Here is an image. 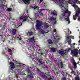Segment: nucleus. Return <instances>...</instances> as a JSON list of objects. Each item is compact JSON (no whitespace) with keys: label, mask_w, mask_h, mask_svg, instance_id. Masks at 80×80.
Masks as SVG:
<instances>
[{"label":"nucleus","mask_w":80,"mask_h":80,"mask_svg":"<svg viewBox=\"0 0 80 80\" xmlns=\"http://www.w3.org/2000/svg\"><path fill=\"white\" fill-rule=\"evenodd\" d=\"M4 50H3V52H2V54H5V52H4Z\"/></svg>","instance_id":"nucleus-43"},{"label":"nucleus","mask_w":80,"mask_h":80,"mask_svg":"<svg viewBox=\"0 0 80 80\" xmlns=\"http://www.w3.org/2000/svg\"><path fill=\"white\" fill-rule=\"evenodd\" d=\"M7 11H8V12H10V8H8L7 9Z\"/></svg>","instance_id":"nucleus-40"},{"label":"nucleus","mask_w":80,"mask_h":80,"mask_svg":"<svg viewBox=\"0 0 80 80\" xmlns=\"http://www.w3.org/2000/svg\"><path fill=\"white\" fill-rule=\"evenodd\" d=\"M8 18H8V20H9V21H10V16H9V19H8Z\"/></svg>","instance_id":"nucleus-49"},{"label":"nucleus","mask_w":80,"mask_h":80,"mask_svg":"<svg viewBox=\"0 0 80 80\" xmlns=\"http://www.w3.org/2000/svg\"><path fill=\"white\" fill-rule=\"evenodd\" d=\"M53 31H54V32H56V29H54L53 30Z\"/></svg>","instance_id":"nucleus-56"},{"label":"nucleus","mask_w":80,"mask_h":80,"mask_svg":"<svg viewBox=\"0 0 80 80\" xmlns=\"http://www.w3.org/2000/svg\"><path fill=\"white\" fill-rule=\"evenodd\" d=\"M13 11L12 10V8H10V12H13Z\"/></svg>","instance_id":"nucleus-45"},{"label":"nucleus","mask_w":80,"mask_h":80,"mask_svg":"<svg viewBox=\"0 0 80 80\" xmlns=\"http://www.w3.org/2000/svg\"><path fill=\"white\" fill-rule=\"evenodd\" d=\"M26 70L28 73V77L30 78H33V74L31 73V71L30 70V69H27Z\"/></svg>","instance_id":"nucleus-10"},{"label":"nucleus","mask_w":80,"mask_h":80,"mask_svg":"<svg viewBox=\"0 0 80 80\" xmlns=\"http://www.w3.org/2000/svg\"><path fill=\"white\" fill-rule=\"evenodd\" d=\"M66 42L67 43V42H68V43L69 45L71 44V43L72 42V41L71 40V38H72L74 40L75 39L74 38V37L73 36H70L69 37L68 36V34H67L66 33Z\"/></svg>","instance_id":"nucleus-5"},{"label":"nucleus","mask_w":80,"mask_h":80,"mask_svg":"<svg viewBox=\"0 0 80 80\" xmlns=\"http://www.w3.org/2000/svg\"><path fill=\"white\" fill-rule=\"evenodd\" d=\"M55 36L54 37V39L53 40L54 42H55L56 43H57L58 42V40L60 39V38H59V35H57V34H55Z\"/></svg>","instance_id":"nucleus-15"},{"label":"nucleus","mask_w":80,"mask_h":80,"mask_svg":"<svg viewBox=\"0 0 80 80\" xmlns=\"http://www.w3.org/2000/svg\"><path fill=\"white\" fill-rule=\"evenodd\" d=\"M60 20H62V19H63V18H62L61 16H60Z\"/></svg>","instance_id":"nucleus-52"},{"label":"nucleus","mask_w":80,"mask_h":80,"mask_svg":"<svg viewBox=\"0 0 80 80\" xmlns=\"http://www.w3.org/2000/svg\"><path fill=\"white\" fill-rule=\"evenodd\" d=\"M42 11H40V12H39V13H40L41 16H43V13H42Z\"/></svg>","instance_id":"nucleus-36"},{"label":"nucleus","mask_w":80,"mask_h":80,"mask_svg":"<svg viewBox=\"0 0 80 80\" xmlns=\"http://www.w3.org/2000/svg\"><path fill=\"white\" fill-rule=\"evenodd\" d=\"M2 25H1V24H0V27H2Z\"/></svg>","instance_id":"nucleus-64"},{"label":"nucleus","mask_w":80,"mask_h":80,"mask_svg":"<svg viewBox=\"0 0 80 80\" xmlns=\"http://www.w3.org/2000/svg\"><path fill=\"white\" fill-rule=\"evenodd\" d=\"M37 23L36 25L37 30H40V32L42 34L45 33V32L42 30L43 28V27L42 26V22L37 20Z\"/></svg>","instance_id":"nucleus-2"},{"label":"nucleus","mask_w":80,"mask_h":80,"mask_svg":"<svg viewBox=\"0 0 80 80\" xmlns=\"http://www.w3.org/2000/svg\"><path fill=\"white\" fill-rule=\"evenodd\" d=\"M26 14H28V12L27 11H25L23 15L20 16L19 18V20H22V22H25L28 17V16L26 15Z\"/></svg>","instance_id":"nucleus-4"},{"label":"nucleus","mask_w":80,"mask_h":80,"mask_svg":"<svg viewBox=\"0 0 80 80\" xmlns=\"http://www.w3.org/2000/svg\"><path fill=\"white\" fill-rule=\"evenodd\" d=\"M69 68H70V69L72 70V72H71V73H75V72H74V71H73V69H72V68H70V66H69Z\"/></svg>","instance_id":"nucleus-33"},{"label":"nucleus","mask_w":80,"mask_h":80,"mask_svg":"<svg viewBox=\"0 0 80 80\" xmlns=\"http://www.w3.org/2000/svg\"><path fill=\"white\" fill-rule=\"evenodd\" d=\"M30 1L31 0H19V2L20 3V2H24L25 4H30Z\"/></svg>","instance_id":"nucleus-12"},{"label":"nucleus","mask_w":80,"mask_h":80,"mask_svg":"<svg viewBox=\"0 0 80 80\" xmlns=\"http://www.w3.org/2000/svg\"><path fill=\"white\" fill-rule=\"evenodd\" d=\"M36 47H38V48H40V47L38 46H36Z\"/></svg>","instance_id":"nucleus-50"},{"label":"nucleus","mask_w":80,"mask_h":80,"mask_svg":"<svg viewBox=\"0 0 80 80\" xmlns=\"http://www.w3.org/2000/svg\"><path fill=\"white\" fill-rule=\"evenodd\" d=\"M2 29H0V35H3L4 33Z\"/></svg>","instance_id":"nucleus-29"},{"label":"nucleus","mask_w":80,"mask_h":80,"mask_svg":"<svg viewBox=\"0 0 80 80\" xmlns=\"http://www.w3.org/2000/svg\"><path fill=\"white\" fill-rule=\"evenodd\" d=\"M78 50L77 49H74L71 51V53L72 55H74V57H78Z\"/></svg>","instance_id":"nucleus-7"},{"label":"nucleus","mask_w":80,"mask_h":80,"mask_svg":"<svg viewBox=\"0 0 80 80\" xmlns=\"http://www.w3.org/2000/svg\"><path fill=\"white\" fill-rule=\"evenodd\" d=\"M6 27V26L5 25L4 26H3V27H4V28H5Z\"/></svg>","instance_id":"nucleus-63"},{"label":"nucleus","mask_w":80,"mask_h":80,"mask_svg":"<svg viewBox=\"0 0 80 80\" xmlns=\"http://www.w3.org/2000/svg\"><path fill=\"white\" fill-rule=\"evenodd\" d=\"M19 39L21 40H22V38H19Z\"/></svg>","instance_id":"nucleus-62"},{"label":"nucleus","mask_w":80,"mask_h":80,"mask_svg":"<svg viewBox=\"0 0 80 80\" xmlns=\"http://www.w3.org/2000/svg\"><path fill=\"white\" fill-rule=\"evenodd\" d=\"M75 80H80V78L78 77H76L75 78Z\"/></svg>","instance_id":"nucleus-34"},{"label":"nucleus","mask_w":80,"mask_h":80,"mask_svg":"<svg viewBox=\"0 0 80 80\" xmlns=\"http://www.w3.org/2000/svg\"><path fill=\"white\" fill-rule=\"evenodd\" d=\"M33 8L34 10H35V9H37V8H39V7L37 6H34L33 7Z\"/></svg>","instance_id":"nucleus-31"},{"label":"nucleus","mask_w":80,"mask_h":80,"mask_svg":"<svg viewBox=\"0 0 80 80\" xmlns=\"http://www.w3.org/2000/svg\"><path fill=\"white\" fill-rule=\"evenodd\" d=\"M34 63H35V64H36L37 65L38 64V63H37V62H36V61H34Z\"/></svg>","instance_id":"nucleus-44"},{"label":"nucleus","mask_w":80,"mask_h":80,"mask_svg":"<svg viewBox=\"0 0 80 80\" xmlns=\"http://www.w3.org/2000/svg\"><path fill=\"white\" fill-rule=\"evenodd\" d=\"M12 25H14V28H18V27H20V26H22V23L21 24V25H20V23H18L17 24L16 22H12Z\"/></svg>","instance_id":"nucleus-13"},{"label":"nucleus","mask_w":80,"mask_h":80,"mask_svg":"<svg viewBox=\"0 0 80 80\" xmlns=\"http://www.w3.org/2000/svg\"><path fill=\"white\" fill-rule=\"evenodd\" d=\"M10 36L8 34H7V35H6L5 37V39H8V38H9V37Z\"/></svg>","instance_id":"nucleus-25"},{"label":"nucleus","mask_w":80,"mask_h":80,"mask_svg":"<svg viewBox=\"0 0 80 80\" xmlns=\"http://www.w3.org/2000/svg\"><path fill=\"white\" fill-rule=\"evenodd\" d=\"M59 65L61 66V68H62V67H63V64H62V63L61 62L60 64Z\"/></svg>","instance_id":"nucleus-37"},{"label":"nucleus","mask_w":80,"mask_h":80,"mask_svg":"<svg viewBox=\"0 0 80 80\" xmlns=\"http://www.w3.org/2000/svg\"><path fill=\"white\" fill-rule=\"evenodd\" d=\"M32 34H33V32H28L27 33V34L29 36L32 35Z\"/></svg>","instance_id":"nucleus-30"},{"label":"nucleus","mask_w":80,"mask_h":80,"mask_svg":"<svg viewBox=\"0 0 80 80\" xmlns=\"http://www.w3.org/2000/svg\"><path fill=\"white\" fill-rule=\"evenodd\" d=\"M14 6V5H12V4H11V7H13Z\"/></svg>","instance_id":"nucleus-46"},{"label":"nucleus","mask_w":80,"mask_h":80,"mask_svg":"<svg viewBox=\"0 0 80 80\" xmlns=\"http://www.w3.org/2000/svg\"><path fill=\"white\" fill-rule=\"evenodd\" d=\"M8 52L10 53V49L8 48L7 49Z\"/></svg>","instance_id":"nucleus-38"},{"label":"nucleus","mask_w":80,"mask_h":80,"mask_svg":"<svg viewBox=\"0 0 80 80\" xmlns=\"http://www.w3.org/2000/svg\"><path fill=\"white\" fill-rule=\"evenodd\" d=\"M51 50L52 52H54L57 50V49L54 48H51Z\"/></svg>","instance_id":"nucleus-24"},{"label":"nucleus","mask_w":80,"mask_h":80,"mask_svg":"<svg viewBox=\"0 0 80 80\" xmlns=\"http://www.w3.org/2000/svg\"><path fill=\"white\" fill-rule=\"evenodd\" d=\"M9 69L8 70V72H9V73H10V66H9Z\"/></svg>","instance_id":"nucleus-42"},{"label":"nucleus","mask_w":80,"mask_h":80,"mask_svg":"<svg viewBox=\"0 0 80 80\" xmlns=\"http://www.w3.org/2000/svg\"><path fill=\"white\" fill-rule=\"evenodd\" d=\"M4 24L6 25L7 24V23L6 22H4Z\"/></svg>","instance_id":"nucleus-58"},{"label":"nucleus","mask_w":80,"mask_h":80,"mask_svg":"<svg viewBox=\"0 0 80 80\" xmlns=\"http://www.w3.org/2000/svg\"><path fill=\"white\" fill-rule=\"evenodd\" d=\"M35 48V46L33 44H30V45L28 46V49L29 51H32Z\"/></svg>","instance_id":"nucleus-11"},{"label":"nucleus","mask_w":80,"mask_h":80,"mask_svg":"<svg viewBox=\"0 0 80 80\" xmlns=\"http://www.w3.org/2000/svg\"><path fill=\"white\" fill-rule=\"evenodd\" d=\"M11 37H12V38H13V35H11Z\"/></svg>","instance_id":"nucleus-57"},{"label":"nucleus","mask_w":80,"mask_h":80,"mask_svg":"<svg viewBox=\"0 0 80 80\" xmlns=\"http://www.w3.org/2000/svg\"><path fill=\"white\" fill-rule=\"evenodd\" d=\"M48 43H49V44H51V45H52V44L53 43V42H52V40L50 39H49L48 40Z\"/></svg>","instance_id":"nucleus-28"},{"label":"nucleus","mask_w":80,"mask_h":80,"mask_svg":"<svg viewBox=\"0 0 80 80\" xmlns=\"http://www.w3.org/2000/svg\"><path fill=\"white\" fill-rule=\"evenodd\" d=\"M70 1H71V0H69V1H68L69 3H70Z\"/></svg>","instance_id":"nucleus-59"},{"label":"nucleus","mask_w":80,"mask_h":80,"mask_svg":"<svg viewBox=\"0 0 80 80\" xmlns=\"http://www.w3.org/2000/svg\"><path fill=\"white\" fill-rule=\"evenodd\" d=\"M78 20H79L80 21V17H79L78 18Z\"/></svg>","instance_id":"nucleus-60"},{"label":"nucleus","mask_w":80,"mask_h":80,"mask_svg":"<svg viewBox=\"0 0 80 80\" xmlns=\"http://www.w3.org/2000/svg\"><path fill=\"white\" fill-rule=\"evenodd\" d=\"M72 5L73 7H75V4H72Z\"/></svg>","instance_id":"nucleus-47"},{"label":"nucleus","mask_w":80,"mask_h":80,"mask_svg":"<svg viewBox=\"0 0 80 80\" xmlns=\"http://www.w3.org/2000/svg\"><path fill=\"white\" fill-rule=\"evenodd\" d=\"M42 10H47L48 12H50V11L48 9H40V11L42 12Z\"/></svg>","instance_id":"nucleus-27"},{"label":"nucleus","mask_w":80,"mask_h":80,"mask_svg":"<svg viewBox=\"0 0 80 80\" xmlns=\"http://www.w3.org/2000/svg\"><path fill=\"white\" fill-rule=\"evenodd\" d=\"M16 64H18V63H19V64L20 65V63H19L18 62H17V61H16Z\"/></svg>","instance_id":"nucleus-54"},{"label":"nucleus","mask_w":80,"mask_h":80,"mask_svg":"<svg viewBox=\"0 0 80 80\" xmlns=\"http://www.w3.org/2000/svg\"><path fill=\"white\" fill-rule=\"evenodd\" d=\"M1 36V42H5V40H3V36L2 35H0Z\"/></svg>","instance_id":"nucleus-26"},{"label":"nucleus","mask_w":80,"mask_h":80,"mask_svg":"<svg viewBox=\"0 0 80 80\" xmlns=\"http://www.w3.org/2000/svg\"><path fill=\"white\" fill-rule=\"evenodd\" d=\"M36 61L38 62L39 63H41V64H42V60L38 58H36Z\"/></svg>","instance_id":"nucleus-19"},{"label":"nucleus","mask_w":80,"mask_h":80,"mask_svg":"<svg viewBox=\"0 0 80 80\" xmlns=\"http://www.w3.org/2000/svg\"><path fill=\"white\" fill-rule=\"evenodd\" d=\"M28 41L29 42H31V44H33V45L36 46L37 44L35 43V40H34V37H32V38H30L29 39H28Z\"/></svg>","instance_id":"nucleus-9"},{"label":"nucleus","mask_w":80,"mask_h":80,"mask_svg":"<svg viewBox=\"0 0 80 80\" xmlns=\"http://www.w3.org/2000/svg\"><path fill=\"white\" fill-rule=\"evenodd\" d=\"M42 3H43V0H40V2H39V3L40 4H41L42 5H43L42 4Z\"/></svg>","instance_id":"nucleus-35"},{"label":"nucleus","mask_w":80,"mask_h":80,"mask_svg":"<svg viewBox=\"0 0 80 80\" xmlns=\"http://www.w3.org/2000/svg\"><path fill=\"white\" fill-rule=\"evenodd\" d=\"M77 7L78 9V11L76 12L75 15H73V19L74 20H76L77 17H78V15H79V14L80 13V9L77 8Z\"/></svg>","instance_id":"nucleus-8"},{"label":"nucleus","mask_w":80,"mask_h":80,"mask_svg":"<svg viewBox=\"0 0 80 80\" xmlns=\"http://www.w3.org/2000/svg\"><path fill=\"white\" fill-rule=\"evenodd\" d=\"M12 49H10V52H12Z\"/></svg>","instance_id":"nucleus-61"},{"label":"nucleus","mask_w":80,"mask_h":80,"mask_svg":"<svg viewBox=\"0 0 80 80\" xmlns=\"http://www.w3.org/2000/svg\"><path fill=\"white\" fill-rule=\"evenodd\" d=\"M54 2L56 3H58L62 10H63L65 9V8L63 6V4H65L66 3V2H65V0H60L59 1H54Z\"/></svg>","instance_id":"nucleus-3"},{"label":"nucleus","mask_w":80,"mask_h":80,"mask_svg":"<svg viewBox=\"0 0 80 80\" xmlns=\"http://www.w3.org/2000/svg\"><path fill=\"white\" fill-rule=\"evenodd\" d=\"M10 20H15V19H12V18L11 17Z\"/></svg>","instance_id":"nucleus-53"},{"label":"nucleus","mask_w":80,"mask_h":80,"mask_svg":"<svg viewBox=\"0 0 80 80\" xmlns=\"http://www.w3.org/2000/svg\"><path fill=\"white\" fill-rule=\"evenodd\" d=\"M48 19L50 21L53 20L52 22V23H53V25H55V24L57 23L56 22V18H54L53 17H49L48 18Z\"/></svg>","instance_id":"nucleus-14"},{"label":"nucleus","mask_w":80,"mask_h":80,"mask_svg":"<svg viewBox=\"0 0 80 80\" xmlns=\"http://www.w3.org/2000/svg\"><path fill=\"white\" fill-rule=\"evenodd\" d=\"M72 62L73 65V68H74L75 69H76V68H77V63H76L75 61V60H72Z\"/></svg>","instance_id":"nucleus-16"},{"label":"nucleus","mask_w":80,"mask_h":80,"mask_svg":"<svg viewBox=\"0 0 80 80\" xmlns=\"http://www.w3.org/2000/svg\"><path fill=\"white\" fill-rule=\"evenodd\" d=\"M4 21H5V19H3L1 20V22H2V23H3V22H4Z\"/></svg>","instance_id":"nucleus-39"},{"label":"nucleus","mask_w":80,"mask_h":80,"mask_svg":"<svg viewBox=\"0 0 80 80\" xmlns=\"http://www.w3.org/2000/svg\"><path fill=\"white\" fill-rule=\"evenodd\" d=\"M62 79L63 80H66V79L65 78H63Z\"/></svg>","instance_id":"nucleus-51"},{"label":"nucleus","mask_w":80,"mask_h":80,"mask_svg":"<svg viewBox=\"0 0 80 80\" xmlns=\"http://www.w3.org/2000/svg\"><path fill=\"white\" fill-rule=\"evenodd\" d=\"M48 27V24H45L44 26V28L43 29V30H44V29H47Z\"/></svg>","instance_id":"nucleus-21"},{"label":"nucleus","mask_w":80,"mask_h":80,"mask_svg":"<svg viewBox=\"0 0 80 80\" xmlns=\"http://www.w3.org/2000/svg\"><path fill=\"white\" fill-rule=\"evenodd\" d=\"M17 32V31L15 29H12V32L13 33L14 35L16 34Z\"/></svg>","instance_id":"nucleus-22"},{"label":"nucleus","mask_w":80,"mask_h":80,"mask_svg":"<svg viewBox=\"0 0 80 80\" xmlns=\"http://www.w3.org/2000/svg\"><path fill=\"white\" fill-rule=\"evenodd\" d=\"M58 52L59 54H60V55H61L63 56V57H65V55H67L66 53H68V51H61L60 50H58Z\"/></svg>","instance_id":"nucleus-6"},{"label":"nucleus","mask_w":80,"mask_h":80,"mask_svg":"<svg viewBox=\"0 0 80 80\" xmlns=\"http://www.w3.org/2000/svg\"><path fill=\"white\" fill-rule=\"evenodd\" d=\"M8 43H10V40H8Z\"/></svg>","instance_id":"nucleus-48"},{"label":"nucleus","mask_w":80,"mask_h":80,"mask_svg":"<svg viewBox=\"0 0 80 80\" xmlns=\"http://www.w3.org/2000/svg\"><path fill=\"white\" fill-rule=\"evenodd\" d=\"M4 6H5V5H4V4H0V8H4Z\"/></svg>","instance_id":"nucleus-32"},{"label":"nucleus","mask_w":80,"mask_h":80,"mask_svg":"<svg viewBox=\"0 0 80 80\" xmlns=\"http://www.w3.org/2000/svg\"><path fill=\"white\" fill-rule=\"evenodd\" d=\"M11 64V70H13L14 68H15V67L14 65V63H13L12 62H10Z\"/></svg>","instance_id":"nucleus-17"},{"label":"nucleus","mask_w":80,"mask_h":80,"mask_svg":"<svg viewBox=\"0 0 80 80\" xmlns=\"http://www.w3.org/2000/svg\"><path fill=\"white\" fill-rule=\"evenodd\" d=\"M54 1H59L60 0H53Z\"/></svg>","instance_id":"nucleus-55"},{"label":"nucleus","mask_w":80,"mask_h":80,"mask_svg":"<svg viewBox=\"0 0 80 80\" xmlns=\"http://www.w3.org/2000/svg\"><path fill=\"white\" fill-rule=\"evenodd\" d=\"M71 12H69L68 9H65L64 10V13L62 15V16L64 18L65 20L68 21V24L70 23V21L69 20V17L70 16Z\"/></svg>","instance_id":"nucleus-1"},{"label":"nucleus","mask_w":80,"mask_h":80,"mask_svg":"<svg viewBox=\"0 0 80 80\" xmlns=\"http://www.w3.org/2000/svg\"><path fill=\"white\" fill-rule=\"evenodd\" d=\"M5 55H6L7 57V58L8 59V65H10V62H9V60H10V58H9V57L7 55V54H5Z\"/></svg>","instance_id":"nucleus-20"},{"label":"nucleus","mask_w":80,"mask_h":80,"mask_svg":"<svg viewBox=\"0 0 80 80\" xmlns=\"http://www.w3.org/2000/svg\"><path fill=\"white\" fill-rule=\"evenodd\" d=\"M35 15L36 18H37V17H39V18H40V15H39V13H35Z\"/></svg>","instance_id":"nucleus-23"},{"label":"nucleus","mask_w":80,"mask_h":80,"mask_svg":"<svg viewBox=\"0 0 80 80\" xmlns=\"http://www.w3.org/2000/svg\"><path fill=\"white\" fill-rule=\"evenodd\" d=\"M40 54L41 55H43V54H45V53L41 52V53H40Z\"/></svg>","instance_id":"nucleus-41"},{"label":"nucleus","mask_w":80,"mask_h":80,"mask_svg":"<svg viewBox=\"0 0 80 80\" xmlns=\"http://www.w3.org/2000/svg\"><path fill=\"white\" fill-rule=\"evenodd\" d=\"M52 14L53 15H57V12L55 11H51Z\"/></svg>","instance_id":"nucleus-18"}]
</instances>
